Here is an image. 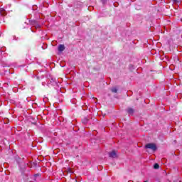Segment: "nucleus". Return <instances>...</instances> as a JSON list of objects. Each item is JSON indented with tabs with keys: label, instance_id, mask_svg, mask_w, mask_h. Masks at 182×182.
Returning <instances> with one entry per match:
<instances>
[{
	"label": "nucleus",
	"instance_id": "f03ea898",
	"mask_svg": "<svg viewBox=\"0 0 182 182\" xmlns=\"http://www.w3.org/2000/svg\"><path fill=\"white\" fill-rule=\"evenodd\" d=\"M58 83L59 82H58V80H56V78L50 75V78L48 79V85H51V86L59 87Z\"/></svg>",
	"mask_w": 182,
	"mask_h": 182
},
{
	"label": "nucleus",
	"instance_id": "2eb2a0df",
	"mask_svg": "<svg viewBox=\"0 0 182 182\" xmlns=\"http://www.w3.org/2000/svg\"><path fill=\"white\" fill-rule=\"evenodd\" d=\"M173 181L174 182H181L180 180H178V179H177V180H176V179H173Z\"/></svg>",
	"mask_w": 182,
	"mask_h": 182
},
{
	"label": "nucleus",
	"instance_id": "39448f33",
	"mask_svg": "<svg viewBox=\"0 0 182 182\" xmlns=\"http://www.w3.org/2000/svg\"><path fill=\"white\" fill-rule=\"evenodd\" d=\"M127 113H128V114H129V116H133V114H134V109H133L132 107H128L126 109Z\"/></svg>",
	"mask_w": 182,
	"mask_h": 182
},
{
	"label": "nucleus",
	"instance_id": "9b49d317",
	"mask_svg": "<svg viewBox=\"0 0 182 182\" xmlns=\"http://www.w3.org/2000/svg\"><path fill=\"white\" fill-rule=\"evenodd\" d=\"M117 90H117L115 87L111 88V92H112V93H117Z\"/></svg>",
	"mask_w": 182,
	"mask_h": 182
},
{
	"label": "nucleus",
	"instance_id": "9d476101",
	"mask_svg": "<svg viewBox=\"0 0 182 182\" xmlns=\"http://www.w3.org/2000/svg\"><path fill=\"white\" fill-rule=\"evenodd\" d=\"M154 168L155 170H159V168H160V165H159V164H154Z\"/></svg>",
	"mask_w": 182,
	"mask_h": 182
},
{
	"label": "nucleus",
	"instance_id": "4468645a",
	"mask_svg": "<svg viewBox=\"0 0 182 182\" xmlns=\"http://www.w3.org/2000/svg\"><path fill=\"white\" fill-rule=\"evenodd\" d=\"M173 1L175 4H178V2H180V1H178V0H173Z\"/></svg>",
	"mask_w": 182,
	"mask_h": 182
},
{
	"label": "nucleus",
	"instance_id": "dca6fc26",
	"mask_svg": "<svg viewBox=\"0 0 182 182\" xmlns=\"http://www.w3.org/2000/svg\"><path fill=\"white\" fill-rule=\"evenodd\" d=\"M14 41H17L16 36H14Z\"/></svg>",
	"mask_w": 182,
	"mask_h": 182
},
{
	"label": "nucleus",
	"instance_id": "20e7f679",
	"mask_svg": "<svg viewBox=\"0 0 182 182\" xmlns=\"http://www.w3.org/2000/svg\"><path fill=\"white\" fill-rule=\"evenodd\" d=\"M25 171H26V168L25 167V166H20V173H21V176L24 178H26V177H28V175H26Z\"/></svg>",
	"mask_w": 182,
	"mask_h": 182
},
{
	"label": "nucleus",
	"instance_id": "423d86ee",
	"mask_svg": "<svg viewBox=\"0 0 182 182\" xmlns=\"http://www.w3.org/2000/svg\"><path fill=\"white\" fill-rule=\"evenodd\" d=\"M109 156L112 159H116V157H117V154H116V151H112L109 153Z\"/></svg>",
	"mask_w": 182,
	"mask_h": 182
},
{
	"label": "nucleus",
	"instance_id": "f8f14e48",
	"mask_svg": "<svg viewBox=\"0 0 182 182\" xmlns=\"http://www.w3.org/2000/svg\"><path fill=\"white\" fill-rule=\"evenodd\" d=\"M6 50V48L2 47L1 49H0V52H5Z\"/></svg>",
	"mask_w": 182,
	"mask_h": 182
},
{
	"label": "nucleus",
	"instance_id": "f257e3e1",
	"mask_svg": "<svg viewBox=\"0 0 182 182\" xmlns=\"http://www.w3.org/2000/svg\"><path fill=\"white\" fill-rule=\"evenodd\" d=\"M29 22L31 25H32L33 26L32 28H31V32H35V30H33V28H35L36 31H41V24L39 23V21L36 20H31Z\"/></svg>",
	"mask_w": 182,
	"mask_h": 182
},
{
	"label": "nucleus",
	"instance_id": "6ab92c4d",
	"mask_svg": "<svg viewBox=\"0 0 182 182\" xmlns=\"http://www.w3.org/2000/svg\"><path fill=\"white\" fill-rule=\"evenodd\" d=\"M45 48H47V46H46V47Z\"/></svg>",
	"mask_w": 182,
	"mask_h": 182
},
{
	"label": "nucleus",
	"instance_id": "f3484780",
	"mask_svg": "<svg viewBox=\"0 0 182 182\" xmlns=\"http://www.w3.org/2000/svg\"><path fill=\"white\" fill-rule=\"evenodd\" d=\"M34 176L35 177H38V176H39V173L35 174Z\"/></svg>",
	"mask_w": 182,
	"mask_h": 182
},
{
	"label": "nucleus",
	"instance_id": "6e6552de",
	"mask_svg": "<svg viewBox=\"0 0 182 182\" xmlns=\"http://www.w3.org/2000/svg\"><path fill=\"white\" fill-rule=\"evenodd\" d=\"M63 50H65V45L60 44L58 46V52H63Z\"/></svg>",
	"mask_w": 182,
	"mask_h": 182
},
{
	"label": "nucleus",
	"instance_id": "ddd939ff",
	"mask_svg": "<svg viewBox=\"0 0 182 182\" xmlns=\"http://www.w3.org/2000/svg\"><path fill=\"white\" fill-rule=\"evenodd\" d=\"M101 2L105 4L107 2V0H101Z\"/></svg>",
	"mask_w": 182,
	"mask_h": 182
},
{
	"label": "nucleus",
	"instance_id": "7ed1b4c3",
	"mask_svg": "<svg viewBox=\"0 0 182 182\" xmlns=\"http://www.w3.org/2000/svg\"><path fill=\"white\" fill-rule=\"evenodd\" d=\"M145 149H149L150 150H152V151H156L157 145L154 143H149L145 145Z\"/></svg>",
	"mask_w": 182,
	"mask_h": 182
},
{
	"label": "nucleus",
	"instance_id": "1a4fd4ad",
	"mask_svg": "<svg viewBox=\"0 0 182 182\" xmlns=\"http://www.w3.org/2000/svg\"><path fill=\"white\" fill-rule=\"evenodd\" d=\"M82 123L83 124H87V123H89V119L85 117L84 119H82Z\"/></svg>",
	"mask_w": 182,
	"mask_h": 182
},
{
	"label": "nucleus",
	"instance_id": "a211bd4d",
	"mask_svg": "<svg viewBox=\"0 0 182 182\" xmlns=\"http://www.w3.org/2000/svg\"><path fill=\"white\" fill-rule=\"evenodd\" d=\"M33 164L34 166H36V163H33Z\"/></svg>",
	"mask_w": 182,
	"mask_h": 182
},
{
	"label": "nucleus",
	"instance_id": "0eeeda50",
	"mask_svg": "<svg viewBox=\"0 0 182 182\" xmlns=\"http://www.w3.org/2000/svg\"><path fill=\"white\" fill-rule=\"evenodd\" d=\"M0 15H1V16L6 15V11L4 8H0Z\"/></svg>",
	"mask_w": 182,
	"mask_h": 182
}]
</instances>
